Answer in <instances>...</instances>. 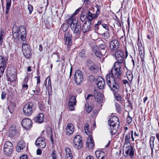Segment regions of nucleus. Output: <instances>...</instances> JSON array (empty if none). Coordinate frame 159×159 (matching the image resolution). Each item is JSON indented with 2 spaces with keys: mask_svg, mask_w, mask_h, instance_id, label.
Returning <instances> with one entry per match:
<instances>
[{
  "mask_svg": "<svg viewBox=\"0 0 159 159\" xmlns=\"http://www.w3.org/2000/svg\"><path fill=\"white\" fill-rule=\"evenodd\" d=\"M120 64L118 62H115L114 66L111 69L110 73L106 76V81L109 82L108 84H109L110 80L112 81L120 82L121 79L122 71Z\"/></svg>",
  "mask_w": 159,
  "mask_h": 159,
  "instance_id": "obj_1",
  "label": "nucleus"
},
{
  "mask_svg": "<svg viewBox=\"0 0 159 159\" xmlns=\"http://www.w3.org/2000/svg\"><path fill=\"white\" fill-rule=\"evenodd\" d=\"M67 22L73 31L74 33L76 35H80L81 31V24L77 23L76 19L73 16H71L67 20Z\"/></svg>",
  "mask_w": 159,
  "mask_h": 159,
  "instance_id": "obj_2",
  "label": "nucleus"
},
{
  "mask_svg": "<svg viewBox=\"0 0 159 159\" xmlns=\"http://www.w3.org/2000/svg\"><path fill=\"white\" fill-rule=\"evenodd\" d=\"M114 54L116 59L117 60L118 62L120 64L124 62L125 58H126L128 56V52L126 51L125 57L124 56V52L122 50H118L115 51Z\"/></svg>",
  "mask_w": 159,
  "mask_h": 159,
  "instance_id": "obj_3",
  "label": "nucleus"
},
{
  "mask_svg": "<svg viewBox=\"0 0 159 159\" xmlns=\"http://www.w3.org/2000/svg\"><path fill=\"white\" fill-rule=\"evenodd\" d=\"M72 35L70 31H69L66 32L64 34V45L66 46L68 50H70V48L72 45Z\"/></svg>",
  "mask_w": 159,
  "mask_h": 159,
  "instance_id": "obj_4",
  "label": "nucleus"
},
{
  "mask_svg": "<svg viewBox=\"0 0 159 159\" xmlns=\"http://www.w3.org/2000/svg\"><path fill=\"white\" fill-rule=\"evenodd\" d=\"M34 104L32 102L27 103L23 107V112L26 116H30L33 113V107Z\"/></svg>",
  "mask_w": 159,
  "mask_h": 159,
  "instance_id": "obj_5",
  "label": "nucleus"
},
{
  "mask_svg": "<svg viewBox=\"0 0 159 159\" xmlns=\"http://www.w3.org/2000/svg\"><path fill=\"white\" fill-rule=\"evenodd\" d=\"M13 148L12 143L10 141H7L4 144V153L6 156H10L12 153Z\"/></svg>",
  "mask_w": 159,
  "mask_h": 159,
  "instance_id": "obj_6",
  "label": "nucleus"
},
{
  "mask_svg": "<svg viewBox=\"0 0 159 159\" xmlns=\"http://www.w3.org/2000/svg\"><path fill=\"white\" fill-rule=\"evenodd\" d=\"M82 138L79 135L75 136L73 139V146L74 147L78 149H80L83 146Z\"/></svg>",
  "mask_w": 159,
  "mask_h": 159,
  "instance_id": "obj_7",
  "label": "nucleus"
},
{
  "mask_svg": "<svg viewBox=\"0 0 159 159\" xmlns=\"http://www.w3.org/2000/svg\"><path fill=\"white\" fill-rule=\"evenodd\" d=\"M22 47L24 55L28 59L30 58L32 53L30 45L24 43L22 45Z\"/></svg>",
  "mask_w": 159,
  "mask_h": 159,
  "instance_id": "obj_8",
  "label": "nucleus"
},
{
  "mask_svg": "<svg viewBox=\"0 0 159 159\" xmlns=\"http://www.w3.org/2000/svg\"><path fill=\"white\" fill-rule=\"evenodd\" d=\"M109 84L108 83L109 82L106 81L107 84L111 90H112L114 93H116L120 90V87L118 85L119 82L113 81L110 80Z\"/></svg>",
  "mask_w": 159,
  "mask_h": 159,
  "instance_id": "obj_9",
  "label": "nucleus"
},
{
  "mask_svg": "<svg viewBox=\"0 0 159 159\" xmlns=\"http://www.w3.org/2000/svg\"><path fill=\"white\" fill-rule=\"evenodd\" d=\"M93 24L90 21L86 20L85 21L81 27V30L83 33H86L91 30Z\"/></svg>",
  "mask_w": 159,
  "mask_h": 159,
  "instance_id": "obj_10",
  "label": "nucleus"
},
{
  "mask_svg": "<svg viewBox=\"0 0 159 159\" xmlns=\"http://www.w3.org/2000/svg\"><path fill=\"white\" fill-rule=\"evenodd\" d=\"M74 79L75 83L77 85L80 84L83 79V73L80 70H77L74 75Z\"/></svg>",
  "mask_w": 159,
  "mask_h": 159,
  "instance_id": "obj_11",
  "label": "nucleus"
},
{
  "mask_svg": "<svg viewBox=\"0 0 159 159\" xmlns=\"http://www.w3.org/2000/svg\"><path fill=\"white\" fill-rule=\"evenodd\" d=\"M119 43L117 39H114L112 40L110 43L109 48L110 50L112 52H115L119 48Z\"/></svg>",
  "mask_w": 159,
  "mask_h": 159,
  "instance_id": "obj_12",
  "label": "nucleus"
},
{
  "mask_svg": "<svg viewBox=\"0 0 159 159\" xmlns=\"http://www.w3.org/2000/svg\"><path fill=\"white\" fill-rule=\"evenodd\" d=\"M126 147L124 146L125 149L123 150H125V157H127L129 155L130 156L131 158H132L134 156V152L133 147H132L131 144H129L127 145Z\"/></svg>",
  "mask_w": 159,
  "mask_h": 159,
  "instance_id": "obj_13",
  "label": "nucleus"
},
{
  "mask_svg": "<svg viewBox=\"0 0 159 159\" xmlns=\"http://www.w3.org/2000/svg\"><path fill=\"white\" fill-rule=\"evenodd\" d=\"M32 122L29 118H26L23 120L21 125L23 127L26 129H29L32 127Z\"/></svg>",
  "mask_w": 159,
  "mask_h": 159,
  "instance_id": "obj_14",
  "label": "nucleus"
},
{
  "mask_svg": "<svg viewBox=\"0 0 159 159\" xmlns=\"http://www.w3.org/2000/svg\"><path fill=\"white\" fill-rule=\"evenodd\" d=\"M35 145L41 148H45L46 144L45 139L43 137H39L36 140L35 143Z\"/></svg>",
  "mask_w": 159,
  "mask_h": 159,
  "instance_id": "obj_15",
  "label": "nucleus"
},
{
  "mask_svg": "<svg viewBox=\"0 0 159 159\" xmlns=\"http://www.w3.org/2000/svg\"><path fill=\"white\" fill-rule=\"evenodd\" d=\"M76 97L74 96L71 97L68 103L69 109L70 111L75 110L74 106L76 105Z\"/></svg>",
  "mask_w": 159,
  "mask_h": 159,
  "instance_id": "obj_16",
  "label": "nucleus"
},
{
  "mask_svg": "<svg viewBox=\"0 0 159 159\" xmlns=\"http://www.w3.org/2000/svg\"><path fill=\"white\" fill-rule=\"evenodd\" d=\"M96 84L100 89H102L105 85V80L101 76H98L96 80Z\"/></svg>",
  "mask_w": 159,
  "mask_h": 159,
  "instance_id": "obj_17",
  "label": "nucleus"
},
{
  "mask_svg": "<svg viewBox=\"0 0 159 159\" xmlns=\"http://www.w3.org/2000/svg\"><path fill=\"white\" fill-rule=\"evenodd\" d=\"M6 76L7 77V81L10 82H14L16 79V75L14 73L11 74V70L8 71L6 74Z\"/></svg>",
  "mask_w": 159,
  "mask_h": 159,
  "instance_id": "obj_18",
  "label": "nucleus"
},
{
  "mask_svg": "<svg viewBox=\"0 0 159 159\" xmlns=\"http://www.w3.org/2000/svg\"><path fill=\"white\" fill-rule=\"evenodd\" d=\"M130 133H131V136L132 139V141H134V139L133 137V130H132L130 131V133L129 132L125 136V146L126 145L130 144L129 143L130 138Z\"/></svg>",
  "mask_w": 159,
  "mask_h": 159,
  "instance_id": "obj_19",
  "label": "nucleus"
},
{
  "mask_svg": "<svg viewBox=\"0 0 159 159\" xmlns=\"http://www.w3.org/2000/svg\"><path fill=\"white\" fill-rule=\"evenodd\" d=\"M26 144L25 142L22 140H20L18 143L16 148V151L18 152H20L26 147Z\"/></svg>",
  "mask_w": 159,
  "mask_h": 159,
  "instance_id": "obj_20",
  "label": "nucleus"
},
{
  "mask_svg": "<svg viewBox=\"0 0 159 159\" xmlns=\"http://www.w3.org/2000/svg\"><path fill=\"white\" fill-rule=\"evenodd\" d=\"M99 14L98 13L96 12L95 14H93L90 11H89L87 16L88 20L90 21L91 22L93 19L97 18Z\"/></svg>",
  "mask_w": 159,
  "mask_h": 159,
  "instance_id": "obj_21",
  "label": "nucleus"
},
{
  "mask_svg": "<svg viewBox=\"0 0 159 159\" xmlns=\"http://www.w3.org/2000/svg\"><path fill=\"white\" fill-rule=\"evenodd\" d=\"M94 96L97 102H100L102 99L103 95L102 93L98 92L96 90H94Z\"/></svg>",
  "mask_w": 159,
  "mask_h": 159,
  "instance_id": "obj_22",
  "label": "nucleus"
},
{
  "mask_svg": "<svg viewBox=\"0 0 159 159\" xmlns=\"http://www.w3.org/2000/svg\"><path fill=\"white\" fill-rule=\"evenodd\" d=\"M66 134L68 135H70L72 134L74 131L73 125L71 123H68L66 128Z\"/></svg>",
  "mask_w": 159,
  "mask_h": 159,
  "instance_id": "obj_23",
  "label": "nucleus"
},
{
  "mask_svg": "<svg viewBox=\"0 0 159 159\" xmlns=\"http://www.w3.org/2000/svg\"><path fill=\"white\" fill-rule=\"evenodd\" d=\"M95 153L98 159H107V155L104 152L97 151L95 152Z\"/></svg>",
  "mask_w": 159,
  "mask_h": 159,
  "instance_id": "obj_24",
  "label": "nucleus"
},
{
  "mask_svg": "<svg viewBox=\"0 0 159 159\" xmlns=\"http://www.w3.org/2000/svg\"><path fill=\"white\" fill-rule=\"evenodd\" d=\"M26 33L25 29L24 28H23V30H22V32L21 31V33L19 32L18 39H17V40L24 41L26 39Z\"/></svg>",
  "mask_w": 159,
  "mask_h": 159,
  "instance_id": "obj_25",
  "label": "nucleus"
},
{
  "mask_svg": "<svg viewBox=\"0 0 159 159\" xmlns=\"http://www.w3.org/2000/svg\"><path fill=\"white\" fill-rule=\"evenodd\" d=\"M66 152L65 159H72L73 155L70 149L68 148H66L65 149Z\"/></svg>",
  "mask_w": 159,
  "mask_h": 159,
  "instance_id": "obj_26",
  "label": "nucleus"
},
{
  "mask_svg": "<svg viewBox=\"0 0 159 159\" xmlns=\"http://www.w3.org/2000/svg\"><path fill=\"white\" fill-rule=\"evenodd\" d=\"M93 52L95 55L98 57H101L102 56L101 52H100V49L97 46H94L93 48Z\"/></svg>",
  "mask_w": 159,
  "mask_h": 159,
  "instance_id": "obj_27",
  "label": "nucleus"
},
{
  "mask_svg": "<svg viewBox=\"0 0 159 159\" xmlns=\"http://www.w3.org/2000/svg\"><path fill=\"white\" fill-rule=\"evenodd\" d=\"M16 134V129L15 126H11L9 129V136L12 137L15 136Z\"/></svg>",
  "mask_w": 159,
  "mask_h": 159,
  "instance_id": "obj_28",
  "label": "nucleus"
},
{
  "mask_svg": "<svg viewBox=\"0 0 159 159\" xmlns=\"http://www.w3.org/2000/svg\"><path fill=\"white\" fill-rule=\"evenodd\" d=\"M8 61V58L6 57L0 56V64L1 66H6Z\"/></svg>",
  "mask_w": 159,
  "mask_h": 159,
  "instance_id": "obj_29",
  "label": "nucleus"
},
{
  "mask_svg": "<svg viewBox=\"0 0 159 159\" xmlns=\"http://www.w3.org/2000/svg\"><path fill=\"white\" fill-rule=\"evenodd\" d=\"M34 120L36 122L41 123L44 120V115L42 113H40L39 115L34 118Z\"/></svg>",
  "mask_w": 159,
  "mask_h": 159,
  "instance_id": "obj_30",
  "label": "nucleus"
},
{
  "mask_svg": "<svg viewBox=\"0 0 159 159\" xmlns=\"http://www.w3.org/2000/svg\"><path fill=\"white\" fill-rule=\"evenodd\" d=\"M23 28H24V27L23 26H20L19 28L16 25L13 26L12 29V34L18 32L21 33V29H22V30H23Z\"/></svg>",
  "mask_w": 159,
  "mask_h": 159,
  "instance_id": "obj_31",
  "label": "nucleus"
},
{
  "mask_svg": "<svg viewBox=\"0 0 159 159\" xmlns=\"http://www.w3.org/2000/svg\"><path fill=\"white\" fill-rule=\"evenodd\" d=\"M28 81V79L26 77H25L22 84V90H23L24 91L27 90L28 88V85L27 84Z\"/></svg>",
  "mask_w": 159,
  "mask_h": 159,
  "instance_id": "obj_32",
  "label": "nucleus"
},
{
  "mask_svg": "<svg viewBox=\"0 0 159 159\" xmlns=\"http://www.w3.org/2000/svg\"><path fill=\"white\" fill-rule=\"evenodd\" d=\"M11 4V0H6V14H7L8 13Z\"/></svg>",
  "mask_w": 159,
  "mask_h": 159,
  "instance_id": "obj_33",
  "label": "nucleus"
},
{
  "mask_svg": "<svg viewBox=\"0 0 159 159\" xmlns=\"http://www.w3.org/2000/svg\"><path fill=\"white\" fill-rule=\"evenodd\" d=\"M118 126H113L110 127L111 131H110L111 134L113 135L115 134L118 130Z\"/></svg>",
  "mask_w": 159,
  "mask_h": 159,
  "instance_id": "obj_34",
  "label": "nucleus"
},
{
  "mask_svg": "<svg viewBox=\"0 0 159 159\" xmlns=\"http://www.w3.org/2000/svg\"><path fill=\"white\" fill-rule=\"evenodd\" d=\"M16 107V105L14 103H11L10 105L8 107V108L10 112L11 113H12L14 111V109Z\"/></svg>",
  "mask_w": 159,
  "mask_h": 159,
  "instance_id": "obj_35",
  "label": "nucleus"
},
{
  "mask_svg": "<svg viewBox=\"0 0 159 159\" xmlns=\"http://www.w3.org/2000/svg\"><path fill=\"white\" fill-rule=\"evenodd\" d=\"M69 24H68L67 22V20H66V23H64L62 25L61 28L63 31H66L68 28Z\"/></svg>",
  "mask_w": 159,
  "mask_h": 159,
  "instance_id": "obj_36",
  "label": "nucleus"
},
{
  "mask_svg": "<svg viewBox=\"0 0 159 159\" xmlns=\"http://www.w3.org/2000/svg\"><path fill=\"white\" fill-rule=\"evenodd\" d=\"M139 54L141 59V61H144V57L145 55L144 49H143L142 50H140L139 48Z\"/></svg>",
  "mask_w": 159,
  "mask_h": 159,
  "instance_id": "obj_37",
  "label": "nucleus"
},
{
  "mask_svg": "<svg viewBox=\"0 0 159 159\" xmlns=\"http://www.w3.org/2000/svg\"><path fill=\"white\" fill-rule=\"evenodd\" d=\"M114 95L116 99L119 102H121L122 101V98L121 96L117 93H114Z\"/></svg>",
  "mask_w": 159,
  "mask_h": 159,
  "instance_id": "obj_38",
  "label": "nucleus"
},
{
  "mask_svg": "<svg viewBox=\"0 0 159 159\" xmlns=\"http://www.w3.org/2000/svg\"><path fill=\"white\" fill-rule=\"evenodd\" d=\"M108 124L110 127L116 126V124L113 120V118L110 119L108 121Z\"/></svg>",
  "mask_w": 159,
  "mask_h": 159,
  "instance_id": "obj_39",
  "label": "nucleus"
},
{
  "mask_svg": "<svg viewBox=\"0 0 159 159\" xmlns=\"http://www.w3.org/2000/svg\"><path fill=\"white\" fill-rule=\"evenodd\" d=\"M6 67V66H0V78L2 77Z\"/></svg>",
  "mask_w": 159,
  "mask_h": 159,
  "instance_id": "obj_40",
  "label": "nucleus"
},
{
  "mask_svg": "<svg viewBox=\"0 0 159 159\" xmlns=\"http://www.w3.org/2000/svg\"><path fill=\"white\" fill-rule=\"evenodd\" d=\"M35 78H37V85L36 86H35V88L36 89H37V88L38 87L39 88V83L40 82V76H39L38 77H35Z\"/></svg>",
  "mask_w": 159,
  "mask_h": 159,
  "instance_id": "obj_41",
  "label": "nucleus"
},
{
  "mask_svg": "<svg viewBox=\"0 0 159 159\" xmlns=\"http://www.w3.org/2000/svg\"><path fill=\"white\" fill-rule=\"evenodd\" d=\"M89 126V125L88 123H86L85 124L84 127L85 132V133L88 135V134H89V131L88 130Z\"/></svg>",
  "mask_w": 159,
  "mask_h": 159,
  "instance_id": "obj_42",
  "label": "nucleus"
},
{
  "mask_svg": "<svg viewBox=\"0 0 159 159\" xmlns=\"http://www.w3.org/2000/svg\"><path fill=\"white\" fill-rule=\"evenodd\" d=\"M116 110L118 112H120L121 110V107L120 105L118 103L116 102L115 103Z\"/></svg>",
  "mask_w": 159,
  "mask_h": 159,
  "instance_id": "obj_43",
  "label": "nucleus"
},
{
  "mask_svg": "<svg viewBox=\"0 0 159 159\" xmlns=\"http://www.w3.org/2000/svg\"><path fill=\"white\" fill-rule=\"evenodd\" d=\"M34 88V89L33 88H32V89H33V91L34 92V94H35V91L36 90V93H35V94L37 95H39V94L40 93V88L38 87V88L37 89H36V88H35V87Z\"/></svg>",
  "mask_w": 159,
  "mask_h": 159,
  "instance_id": "obj_44",
  "label": "nucleus"
},
{
  "mask_svg": "<svg viewBox=\"0 0 159 159\" xmlns=\"http://www.w3.org/2000/svg\"><path fill=\"white\" fill-rule=\"evenodd\" d=\"M48 79V89H52V86H51V83L50 80V77H48L47 78V80Z\"/></svg>",
  "mask_w": 159,
  "mask_h": 159,
  "instance_id": "obj_45",
  "label": "nucleus"
},
{
  "mask_svg": "<svg viewBox=\"0 0 159 159\" xmlns=\"http://www.w3.org/2000/svg\"><path fill=\"white\" fill-rule=\"evenodd\" d=\"M132 120V118L130 116L129 114L128 115H127V116L126 118V122L128 124V125H129L131 123Z\"/></svg>",
  "mask_w": 159,
  "mask_h": 159,
  "instance_id": "obj_46",
  "label": "nucleus"
},
{
  "mask_svg": "<svg viewBox=\"0 0 159 159\" xmlns=\"http://www.w3.org/2000/svg\"><path fill=\"white\" fill-rule=\"evenodd\" d=\"M85 52L84 50H82L79 53V55L80 57H85Z\"/></svg>",
  "mask_w": 159,
  "mask_h": 159,
  "instance_id": "obj_47",
  "label": "nucleus"
},
{
  "mask_svg": "<svg viewBox=\"0 0 159 159\" xmlns=\"http://www.w3.org/2000/svg\"><path fill=\"white\" fill-rule=\"evenodd\" d=\"M94 143L92 137L91 136H89L87 141V143Z\"/></svg>",
  "mask_w": 159,
  "mask_h": 159,
  "instance_id": "obj_48",
  "label": "nucleus"
},
{
  "mask_svg": "<svg viewBox=\"0 0 159 159\" xmlns=\"http://www.w3.org/2000/svg\"><path fill=\"white\" fill-rule=\"evenodd\" d=\"M86 110L88 113H90L92 110V107L89 106V105L85 106Z\"/></svg>",
  "mask_w": 159,
  "mask_h": 159,
  "instance_id": "obj_49",
  "label": "nucleus"
},
{
  "mask_svg": "<svg viewBox=\"0 0 159 159\" xmlns=\"http://www.w3.org/2000/svg\"><path fill=\"white\" fill-rule=\"evenodd\" d=\"M98 47L99 49H100L102 50H105L107 47V46L105 43H104L100 45Z\"/></svg>",
  "mask_w": 159,
  "mask_h": 159,
  "instance_id": "obj_50",
  "label": "nucleus"
},
{
  "mask_svg": "<svg viewBox=\"0 0 159 159\" xmlns=\"http://www.w3.org/2000/svg\"><path fill=\"white\" fill-rule=\"evenodd\" d=\"M51 156L52 157V159H57V155L56 154V151H53L51 154Z\"/></svg>",
  "mask_w": 159,
  "mask_h": 159,
  "instance_id": "obj_51",
  "label": "nucleus"
},
{
  "mask_svg": "<svg viewBox=\"0 0 159 159\" xmlns=\"http://www.w3.org/2000/svg\"><path fill=\"white\" fill-rule=\"evenodd\" d=\"M28 8L29 11V14H30L33 10V7L30 5H28Z\"/></svg>",
  "mask_w": 159,
  "mask_h": 159,
  "instance_id": "obj_52",
  "label": "nucleus"
},
{
  "mask_svg": "<svg viewBox=\"0 0 159 159\" xmlns=\"http://www.w3.org/2000/svg\"><path fill=\"white\" fill-rule=\"evenodd\" d=\"M95 7L97 8V10L96 12V13H98L100 14L101 6L98 5V4H96Z\"/></svg>",
  "mask_w": 159,
  "mask_h": 159,
  "instance_id": "obj_53",
  "label": "nucleus"
},
{
  "mask_svg": "<svg viewBox=\"0 0 159 159\" xmlns=\"http://www.w3.org/2000/svg\"><path fill=\"white\" fill-rule=\"evenodd\" d=\"M18 35L19 32L13 33V36L15 40H16V39L17 40V39H18Z\"/></svg>",
  "mask_w": 159,
  "mask_h": 159,
  "instance_id": "obj_54",
  "label": "nucleus"
},
{
  "mask_svg": "<svg viewBox=\"0 0 159 159\" xmlns=\"http://www.w3.org/2000/svg\"><path fill=\"white\" fill-rule=\"evenodd\" d=\"M127 77L128 78L129 81H131L133 78V75L132 74H129L127 75Z\"/></svg>",
  "mask_w": 159,
  "mask_h": 159,
  "instance_id": "obj_55",
  "label": "nucleus"
},
{
  "mask_svg": "<svg viewBox=\"0 0 159 159\" xmlns=\"http://www.w3.org/2000/svg\"><path fill=\"white\" fill-rule=\"evenodd\" d=\"M103 34L104 38L106 39L109 38L110 36V34L108 31L104 33Z\"/></svg>",
  "mask_w": 159,
  "mask_h": 159,
  "instance_id": "obj_56",
  "label": "nucleus"
},
{
  "mask_svg": "<svg viewBox=\"0 0 159 159\" xmlns=\"http://www.w3.org/2000/svg\"><path fill=\"white\" fill-rule=\"evenodd\" d=\"M6 93L5 91H2L1 94V99L2 100H4L6 98Z\"/></svg>",
  "mask_w": 159,
  "mask_h": 159,
  "instance_id": "obj_57",
  "label": "nucleus"
},
{
  "mask_svg": "<svg viewBox=\"0 0 159 159\" xmlns=\"http://www.w3.org/2000/svg\"><path fill=\"white\" fill-rule=\"evenodd\" d=\"M81 9V7H79L76 10L75 12L74 13V14L73 15V16H73L74 17V16H75V15H77L80 11Z\"/></svg>",
  "mask_w": 159,
  "mask_h": 159,
  "instance_id": "obj_58",
  "label": "nucleus"
},
{
  "mask_svg": "<svg viewBox=\"0 0 159 159\" xmlns=\"http://www.w3.org/2000/svg\"><path fill=\"white\" fill-rule=\"evenodd\" d=\"M87 144L88 145V147L89 148H93V147L94 146V143H87Z\"/></svg>",
  "mask_w": 159,
  "mask_h": 159,
  "instance_id": "obj_59",
  "label": "nucleus"
},
{
  "mask_svg": "<svg viewBox=\"0 0 159 159\" xmlns=\"http://www.w3.org/2000/svg\"><path fill=\"white\" fill-rule=\"evenodd\" d=\"M19 159H28L27 155L24 154L22 155L20 157Z\"/></svg>",
  "mask_w": 159,
  "mask_h": 159,
  "instance_id": "obj_60",
  "label": "nucleus"
},
{
  "mask_svg": "<svg viewBox=\"0 0 159 159\" xmlns=\"http://www.w3.org/2000/svg\"><path fill=\"white\" fill-rule=\"evenodd\" d=\"M2 38H3V34L2 33H1L0 34V46H1L2 43Z\"/></svg>",
  "mask_w": 159,
  "mask_h": 159,
  "instance_id": "obj_61",
  "label": "nucleus"
},
{
  "mask_svg": "<svg viewBox=\"0 0 159 159\" xmlns=\"http://www.w3.org/2000/svg\"><path fill=\"white\" fill-rule=\"evenodd\" d=\"M102 25L103 28L105 29L106 30H109L108 26L107 24H103Z\"/></svg>",
  "mask_w": 159,
  "mask_h": 159,
  "instance_id": "obj_62",
  "label": "nucleus"
},
{
  "mask_svg": "<svg viewBox=\"0 0 159 159\" xmlns=\"http://www.w3.org/2000/svg\"><path fill=\"white\" fill-rule=\"evenodd\" d=\"M154 140H155L154 137L153 136H152L150 138L149 143H151V142H152V143H154Z\"/></svg>",
  "mask_w": 159,
  "mask_h": 159,
  "instance_id": "obj_63",
  "label": "nucleus"
},
{
  "mask_svg": "<svg viewBox=\"0 0 159 159\" xmlns=\"http://www.w3.org/2000/svg\"><path fill=\"white\" fill-rule=\"evenodd\" d=\"M42 151L40 149H38L37 150V154L38 155H40L41 154Z\"/></svg>",
  "mask_w": 159,
  "mask_h": 159,
  "instance_id": "obj_64",
  "label": "nucleus"
}]
</instances>
